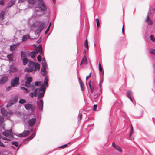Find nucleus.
<instances>
[{"instance_id":"obj_1","label":"nucleus","mask_w":155,"mask_h":155,"mask_svg":"<svg viewBox=\"0 0 155 155\" xmlns=\"http://www.w3.org/2000/svg\"><path fill=\"white\" fill-rule=\"evenodd\" d=\"M40 66L38 63L34 62L32 61H29L28 67L25 69V71L28 72H31L33 71L35 72L37 70H39Z\"/></svg>"},{"instance_id":"obj_2","label":"nucleus","mask_w":155,"mask_h":155,"mask_svg":"<svg viewBox=\"0 0 155 155\" xmlns=\"http://www.w3.org/2000/svg\"><path fill=\"white\" fill-rule=\"evenodd\" d=\"M38 26L36 31L38 33H39L45 27V23L43 22H39L38 25Z\"/></svg>"},{"instance_id":"obj_3","label":"nucleus","mask_w":155,"mask_h":155,"mask_svg":"<svg viewBox=\"0 0 155 155\" xmlns=\"http://www.w3.org/2000/svg\"><path fill=\"white\" fill-rule=\"evenodd\" d=\"M38 0L39 1L38 3V8L42 11H45L47 9V8L42 0Z\"/></svg>"},{"instance_id":"obj_4","label":"nucleus","mask_w":155,"mask_h":155,"mask_svg":"<svg viewBox=\"0 0 155 155\" xmlns=\"http://www.w3.org/2000/svg\"><path fill=\"white\" fill-rule=\"evenodd\" d=\"M19 78L16 77L11 81V85L12 87L17 86L19 84Z\"/></svg>"},{"instance_id":"obj_5","label":"nucleus","mask_w":155,"mask_h":155,"mask_svg":"<svg viewBox=\"0 0 155 155\" xmlns=\"http://www.w3.org/2000/svg\"><path fill=\"white\" fill-rule=\"evenodd\" d=\"M2 134L7 137L11 138L13 137L12 133L11 130H6L2 133Z\"/></svg>"},{"instance_id":"obj_6","label":"nucleus","mask_w":155,"mask_h":155,"mask_svg":"<svg viewBox=\"0 0 155 155\" xmlns=\"http://www.w3.org/2000/svg\"><path fill=\"white\" fill-rule=\"evenodd\" d=\"M24 107L25 108L28 110H33L34 108V106L32 104H26L24 105Z\"/></svg>"},{"instance_id":"obj_7","label":"nucleus","mask_w":155,"mask_h":155,"mask_svg":"<svg viewBox=\"0 0 155 155\" xmlns=\"http://www.w3.org/2000/svg\"><path fill=\"white\" fill-rule=\"evenodd\" d=\"M29 134V131L28 130H25L22 133L19 134V136L20 137H26Z\"/></svg>"},{"instance_id":"obj_8","label":"nucleus","mask_w":155,"mask_h":155,"mask_svg":"<svg viewBox=\"0 0 155 155\" xmlns=\"http://www.w3.org/2000/svg\"><path fill=\"white\" fill-rule=\"evenodd\" d=\"M8 78L7 76H4L0 80V84H3L8 80Z\"/></svg>"},{"instance_id":"obj_9","label":"nucleus","mask_w":155,"mask_h":155,"mask_svg":"<svg viewBox=\"0 0 155 155\" xmlns=\"http://www.w3.org/2000/svg\"><path fill=\"white\" fill-rule=\"evenodd\" d=\"M35 122L36 119L35 118H33L29 120L28 124L29 126H32L35 124Z\"/></svg>"},{"instance_id":"obj_10","label":"nucleus","mask_w":155,"mask_h":155,"mask_svg":"<svg viewBox=\"0 0 155 155\" xmlns=\"http://www.w3.org/2000/svg\"><path fill=\"white\" fill-rule=\"evenodd\" d=\"M16 0H11L8 3L7 7L10 8L14 5L15 3Z\"/></svg>"},{"instance_id":"obj_11","label":"nucleus","mask_w":155,"mask_h":155,"mask_svg":"<svg viewBox=\"0 0 155 155\" xmlns=\"http://www.w3.org/2000/svg\"><path fill=\"white\" fill-rule=\"evenodd\" d=\"M18 71L17 68L14 66L12 65L11 66L10 69V72H14Z\"/></svg>"},{"instance_id":"obj_12","label":"nucleus","mask_w":155,"mask_h":155,"mask_svg":"<svg viewBox=\"0 0 155 155\" xmlns=\"http://www.w3.org/2000/svg\"><path fill=\"white\" fill-rule=\"evenodd\" d=\"M38 107L40 108H41V110H42L43 107V101L42 99H41L40 101L38 102Z\"/></svg>"},{"instance_id":"obj_13","label":"nucleus","mask_w":155,"mask_h":155,"mask_svg":"<svg viewBox=\"0 0 155 155\" xmlns=\"http://www.w3.org/2000/svg\"><path fill=\"white\" fill-rule=\"evenodd\" d=\"M147 24L148 25H151L153 24V22L150 19L149 16H147L145 20Z\"/></svg>"},{"instance_id":"obj_14","label":"nucleus","mask_w":155,"mask_h":155,"mask_svg":"<svg viewBox=\"0 0 155 155\" xmlns=\"http://www.w3.org/2000/svg\"><path fill=\"white\" fill-rule=\"evenodd\" d=\"M18 45L17 44H13L10 46V50L12 51H13Z\"/></svg>"},{"instance_id":"obj_15","label":"nucleus","mask_w":155,"mask_h":155,"mask_svg":"<svg viewBox=\"0 0 155 155\" xmlns=\"http://www.w3.org/2000/svg\"><path fill=\"white\" fill-rule=\"evenodd\" d=\"M7 58L9 59V61H14V58L13 54H12L7 56Z\"/></svg>"},{"instance_id":"obj_16","label":"nucleus","mask_w":155,"mask_h":155,"mask_svg":"<svg viewBox=\"0 0 155 155\" xmlns=\"http://www.w3.org/2000/svg\"><path fill=\"white\" fill-rule=\"evenodd\" d=\"M41 73L42 75L44 76H45L47 74L46 69L45 68H41Z\"/></svg>"},{"instance_id":"obj_17","label":"nucleus","mask_w":155,"mask_h":155,"mask_svg":"<svg viewBox=\"0 0 155 155\" xmlns=\"http://www.w3.org/2000/svg\"><path fill=\"white\" fill-rule=\"evenodd\" d=\"M1 112L2 114L5 116L7 115L8 112L4 108H2L1 109Z\"/></svg>"},{"instance_id":"obj_18","label":"nucleus","mask_w":155,"mask_h":155,"mask_svg":"<svg viewBox=\"0 0 155 155\" xmlns=\"http://www.w3.org/2000/svg\"><path fill=\"white\" fill-rule=\"evenodd\" d=\"M35 134L34 133H33L30 136L26 138L25 140H27V142H28L29 140H31L35 136Z\"/></svg>"},{"instance_id":"obj_19","label":"nucleus","mask_w":155,"mask_h":155,"mask_svg":"<svg viewBox=\"0 0 155 155\" xmlns=\"http://www.w3.org/2000/svg\"><path fill=\"white\" fill-rule=\"evenodd\" d=\"M37 50L36 51V53H37L38 52H39L40 54H41L42 52V48L41 45H39L38 48H37Z\"/></svg>"},{"instance_id":"obj_20","label":"nucleus","mask_w":155,"mask_h":155,"mask_svg":"<svg viewBox=\"0 0 155 155\" xmlns=\"http://www.w3.org/2000/svg\"><path fill=\"white\" fill-rule=\"evenodd\" d=\"M30 36L29 34H26L23 36L22 38V41H25L27 39L29 38Z\"/></svg>"},{"instance_id":"obj_21","label":"nucleus","mask_w":155,"mask_h":155,"mask_svg":"<svg viewBox=\"0 0 155 155\" xmlns=\"http://www.w3.org/2000/svg\"><path fill=\"white\" fill-rule=\"evenodd\" d=\"M132 94V92L131 91H127V96L128 98H129L131 100V101H132V100L130 96Z\"/></svg>"},{"instance_id":"obj_22","label":"nucleus","mask_w":155,"mask_h":155,"mask_svg":"<svg viewBox=\"0 0 155 155\" xmlns=\"http://www.w3.org/2000/svg\"><path fill=\"white\" fill-rule=\"evenodd\" d=\"M5 12L2 11L1 12L0 14V20H2L4 18Z\"/></svg>"},{"instance_id":"obj_23","label":"nucleus","mask_w":155,"mask_h":155,"mask_svg":"<svg viewBox=\"0 0 155 155\" xmlns=\"http://www.w3.org/2000/svg\"><path fill=\"white\" fill-rule=\"evenodd\" d=\"M40 91V90L39 89H36L34 91V97L36 96L37 95Z\"/></svg>"},{"instance_id":"obj_24","label":"nucleus","mask_w":155,"mask_h":155,"mask_svg":"<svg viewBox=\"0 0 155 155\" xmlns=\"http://www.w3.org/2000/svg\"><path fill=\"white\" fill-rule=\"evenodd\" d=\"M28 59L26 58H24L23 59V62L24 65H25L28 63Z\"/></svg>"},{"instance_id":"obj_25","label":"nucleus","mask_w":155,"mask_h":155,"mask_svg":"<svg viewBox=\"0 0 155 155\" xmlns=\"http://www.w3.org/2000/svg\"><path fill=\"white\" fill-rule=\"evenodd\" d=\"M18 97L16 96L14 97L13 100L11 101V103H13V104L15 103L18 100Z\"/></svg>"},{"instance_id":"obj_26","label":"nucleus","mask_w":155,"mask_h":155,"mask_svg":"<svg viewBox=\"0 0 155 155\" xmlns=\"http://www.w3.org/2000/svg\"><path fill=\"white\" fill-rule=\"evenodd\" d=\"M45 92H42L39 93L38 97V99H39L43 97L44 96V94Z\"/></svg>"},{"instance_id":"obj_27","label":"nucleus","mask_w":155,"mask_h":155,"mask_svg":"<svg viewBox=\"0 0 155 155\" xmlns=\"http://www.w3.org/2000/svg\"><path fill=\"white\" fill-rule=\"evenodd\" d=\"M45 89L46 87L44 85H43L41 86V88L40 89V90L41 91H42L43 92H45Z\"/></svg>"},{"instance_id":"obj_28","label":"nucleus","mask_w":155,"mask_h":155,"mask_svg":"<svg viewBox=\"0 0 155 155\" xmlns=\"http://www.w3.org/2000/svg\"><path fill=\"white\" fill-rule=\"evenodd\" d=\"M82 62H83L84 63H87V60L86 56H84L83 58L82 59Z\"/></svg>"},{"instance_id":"obj_29","label":"nucleus","mask_w":155,"mask_h":155,"mask_svg":"<svg viewBox=\"0 0 155 155\" xmlns=\"http://www.w3.org/2000/svg\"><path fill=\"white\" fill-rule=\"evenodd\" d=\"M114 148L119 152H121L122 151V149L121 148L117 145L116 146H115V147Z\"/></svg>"},{"instance_id":"obj_30","label":"nucleus","mask_w":155,"mask_h":155,"mask_svg":"<svg viewBox=\"0 0 155 155\" xmlns=\"http://www.w3.org/2000/svg\"><path fill=\"white\" fill-rule=\"evenodd\" d=\"M36 52H32L30 54V56L32 58H34L36 54H37Z\"/></svg>"},{"instance_id":"obj_31","label":"nucleus","mask_w":155,"mask_h":155,"mask_svg":"<svg viewBox=\"0 0 155 155\" xmlns=\"http://www.w3.org/2000/svg\"><path fill=\"white\" fill-rule=\"evenodd\" d=\"M31 83L26 81L25 83V86L27 87H31Z\"/></svg>"},{"instance_id":"obj_32","label":"nucleus","mask_w":155,"mask_h":155,"mask_svg":"<svg viewBox=\"0 0 155 155\" xmlns=\"http://www.w3.org/2000/svg\"><path fill=\"white\" fill-rule=\"evenodd\" d=\"M84 46L86 48L87 50H88V41L86 39L85 40V43H84Z\"/></svg>"},{"instance_id":"obj_33","label":"nucleus","mask_w":155,"mask_h":155,"mask_svg":"<svg viewBox=\"0 0 155 155\" xmlns=\"http://www.w3.org/2000/svg\"><path fill=\"white\" fill-rule=\"evenodd\" d=\"M48 80L47 77H46L44 80V84L46 86L48 85Z\"/></svg>"},{"instance_id":"obj_34","label":"nucleus","mask_w":155,"mask_h":155,"mask_svg":"<svg viewBox=\"0 0 155 155\" xmlns=\"http://www.w3.org/2000/svg\"><path fill=\"white\" fill-rule=\"evenodd\" d=\"M150 54H155V49H151L150 50Z\"/></svg>"},{"instance_id":"obj_35","label":"nucleus","mask_w":155,"mask_h":155,"mask_svg":"<svg viewBox=\"0 0 155 155\" xmlns=\"http://www.w3.org/2000/svg\"><path fill=\"white\" fill-rule=\"evenodd\" d=\"M19 102L20 104H23L26 102V101L23 99H21L19 100Z\"/></svg>"},{"instance_id":"obj_36","label":"nucleus","mask_w":155,"mask_h":155,"mask_svg":"<svg viewBox=\"0 0 155 155\" xmlns=\"http://www.w3.org/2000/svg\"><path fill=\"white\" fill-rule=\"evenodd\" d=\"M46 65L45 63V61H44V62H43L42 63V68H45L46 69Z\"/></svg>"},{"instance_id":"obj_37","label":"nucleus","mask_w":155,"mask_h":155,"mask_svg":"<svg viewBox=\"0 0 155 155\" xmlns=\"http://www.w3.org/2000/svg\"><path fill=\"white\" fill-rule=\"evenodd\" d=\"M32 81V78L30 77H29L27 78V79L26 81H27L31 83Z\"/></svg>"},{"instance_id":"obj_38","label":"nucleus","mask_w":155,"mask_h":155,"mask_svg":"<svg viewBox=\"0 0 155 155\" xmlns=\"http://www.w3.org/2000/svg\"><path fill=\"white\" fill-rule=\"evenodd\" d=\"M12 144L15 145L16 147H18V143L17 142L13 141L12 142Z\"/></svg>"},{"instance_id":"obj_39","label":"nucleus","mask_w":155,"mask_h":155,"mask_svg":"<svg viewBox=\"0 0 155 155\" xmlns=\"http://www.w3.org/2000/svg\"><path fill=\"white\" fill-rule=\"evenodd\" d=\"M133 127L132 125H131V131H130V138H132L131 137V135L133 132Z\"/></svg>"},{"instance_id":"obj_40","label":"nucleus","mask_w":155,"mask_h":155,"mask_svg":"<svg viewBox=\"0 0 155 155\" xmlns=\"http://www.w3.org/2000/svg\"><path fill=\"white\" fill-rule=\"evenodd\" d=\"M150 40L153 42L155 41V38L153 35H151L150 36Z\"/></svg>"},{"instance_id":"obj_41","label":"nucleus","mask_w":155,"mask_h":155,"mask_svg":"<svg viewBox=\"0 0 155 155\" xmlns=\"http://www.w3.org/2000/svg\"><path fill=\"white\" fill-rule=\"evenodd\" d=\"M98 66H99V70L100 72H101L103 71V69H102V68L101 65V64L100 63H99Z\"/></svg>"},{"instance_id":"obj_42","label":"nucleus","mask_w":155,"mask_h":155,"mask_svg":"<svg viewBox=\"0 0 155 155\" xmlns=\"http://www.w3.org/2000/svg\"><path fill=\"white\" fill-rule=\"evenodd\" d=\"M97 22V28H98L100 26V21L98 19H97L96 20Z\"/></svg>"},{"instance_id":"obj_43","label":"nucleus","mask_w":155,"mask_h":155,"mask_svg":"<svg viewBox=\"0 0 155 155\" xmlns=\"http://www.w3.org/2000/svg\"><path fill=\"white\" fill-rule=\"evenodd\" d=\"M89 87H90V88L91 89V91L92 93L93 91H94V90H93L92 89V87L91 86V81H90L89 82Z\"/></svg>"},{"instance_id":"obj_44","label":"nucleus","mask_w":155,"mask_h":155,"mask_svg":"<svg viewBox=\"0 0 155 155\" xmlns=\"http://www.w3.org/2000/svg\"><path fill=\"white\" fill-rule=\"evenodd\" d=\"M68 146L67 144H66L63 146H60L59 147V148H64L67 147Z\"/></svg>"},{"instance_id":"obj_45","label":"nucleus","mask_w":155,"mask_h":155,"mask_svg":"<svg viewBox=\"0 0 155 155\" xmlns=\"http://www.w3.org/2000/svg\"><path fill=\"white\" fill-rule=\"evenodd\" d=\"M29 3L30 4H33L35 2V1L34 0H28Z\"/></svg>"},{"instance_id":"obj_46","label":"nucleus","mask_w":155,"mask_h":155,"mask_svg":"<svg viewBox=\"0 0 155 155\" xmlns=\"http://www.w3.org/2000/svg\"><path fill=\"white\" fill-rule=\"evenodd\" d=\"M51 24V23H50L49 26L48 27V28H47V30L45 31V34H46L48 32V31H49V28H50Z\"/></svg>"},{"instance_id":"obj_47","label":"nucleus","mask_w":155,"mask_h":155,"mask_svg":"<svg viewBox=\"0 0 155 155\" xmlns=\"http://www.w3.org/2000/svg\"><path fill=\"white\" fill-rule=\"evenodd\" d=\"M41 82L40 81L39 82H36L35 83V85L36 86H38L39 84H41Z\"/></svg>"},{"instance_id":"obj_48","label":"nucleus","mask_w":155,"mask_h":155,"mask_svg":"<svg viewBox=\"0 0 155 155\" xmlns=\"http://www.w3.org/2000/svg\"><path fill=\"white\" fill-rule=\"evenodd\" d=\"M37 59L38 61H40L41 60V56L40 55L38 56Z\"/></svg>"},{"instance_id":"obj_49","label":"nucleus","mask_w":155,"mask_h":155,"mask_svg":"<svg viewBox=\"0 0 155 155\" xmlns=\"http://www.w3.org/2000/svg\"><path fill=\"white\" fill-rule=\"evenodd\" d=\"M97 105L94 104V108H93V111L97 109Z\"/></svg>"},{"instance_id":"obj_50","label":"nucleus","mask_w":155,"mask_h":155,"mask_svg":"<svg viewBox=\"0 0 155 155\" xmlns=\"http://www.w3.org/2000/svg\"><path fill=\"white\" fill-rule=\"evenodd\" d=\"M29 95L32 98H33V96H34V92H31V93Z\"/></svg>"},{"instance_id":"obj_51","label":"nucleus","mask_w":155,"mask_h":155,"mask_svg":"<svg viewBox=\"0 0 155 155\" xmlns=\"http://www.w3.org/2000/svg\"><path fill=\"white\" fill-rule=\"evenodd\" d=\"M0 146L3 147H5V145L1 141H0Z\"/></svg>"},{"instance_id":"obj_52","label":"nucleus","mask_w":155,"mask_h":155,"mask_svg":"<svg viewBox=\"0 0 155 155\" xmlns=\"http://www.w3.org/2000/svg\"><path fill=\"white\" fill-rule=\"evenodd\" d=\"M0 5L2 6L4 5V2L3 0H1L0 1Z\"/></svg>"},{"instance_id":"obj_53","label":"nucleus","mask_w":155,"mask_h":155,"mask_svg":"<svg viewBox=\"0 0 155 155\" xmlns=\"http://www.w3.org/2000/svg\"><path fill=\"white\" fill-rule=\"evenodd\" d=\"M13 104V103H10V104H8L6 105V107H10L11 105H12Z\"/></svg>"},{"instance_id":"obj_54","label":"nucleus","mask_w":155,"mask_h":155,"mask_svg":"<svg viewBox=\"0 0 155 155\" xmlns=\"http://www.w3.org/2000/svg\"><path fill=\"white\" fill-rule=\"evenodd\" d=\"M79 83L80 85L83 84V82L80 79V78H79Z\"/></svg>"},{"instance_id":"obj_55","label":"nucleus","mask_w":155,"mask_h":155,"mask_svg":"<svg viewBox=\"0 0 155 155\" xmlns=\"http://www.w3.org/2000/svg\"><path fill=\"white\" fill-rule=\"evenodd\" d=\"M21 58L24 57H25V54L23 52H21Z\"/></svg>"},{"instance_id":"obj_56","label":"nucleus","mask_w":155,"mask_h":155,"mask_svg":"<svg viewBox=\"0 0 155 155\" xmlns=\"http://www.w3.org/2000/svg\"><path fill=\"white\" fill-rule=\"evenodd\" d=\"M12 89V87L11 86L8 87L6 89L7 91H8Z\"/></svg>"},{"instance_id":"obj_57","label":"nucleus","mask_w":155,"mask_h":155,"mask_svg":"<svg viewBox=\"0 0 155 155\" xmlns=\"http://www.w3.org/2000/svg\"><path fill=\"white\" fill-rule=\"evenodd\" d=\"M21 90H27V89L26 88H25L23 87H21Z\"/></svg>"},{"instance_id":"obj_58","label":"nucleus","mask_w":155,"mask_h":155,"mask_svg":"<svg viewBox=\"0 0 155 155\" xmlns=\"http://www.w3.org/2000/svg\"><path fill=\"white\" fill-rule=\"evenodd\" d=\"M91 73H90L88 76H87L86 77V80L88 79L91 76Z\"/></svg>"},{"instance_id":"obj_59","label":"nucleus","mask_w":155,"mask_h":155,"mask_svg":"<svg viewBox=\"0 0 155 155\" xmlns=\"http://www.w3.org/2000/svg\"><path fill=\"white\" fill-rule=\"evenodd\" d=\"M41 38H40L39 39V40L37 41V42L39 44L41 42Z\"/></svg>"},{"instance_id":"obj_60","label":"nucleus","mask_w":155,"mask_h":155,"mask_svg":"<svg viewBox=\"0 0 155 155\" xmlns=\"http://www.w3.org/2000/svg\"><path fill=\"white\" fill-rule=\"evenodd\" d=\"M2 138L3 139L5 140H10L8 139L5 138V137H2Z\"/></svg>"},{"instance_id":"obj_61","label":"nucleus","mask_w":155,"mask_h":155,"mask_svg":"<svg viewBox=\"0 0 155 155\" xmlns=\"http://www.w3.org/2000/svg\"><path fill=\"white\" fill-rule=\"evenodd\" d=\"M12 110H10L8 112L9 115H11L12 114Z\"/></svg>"},{"instance_id":"obj_62","label":"nucleus","mask_w":155,"mask_h":155,"mask_svg":"<svg viewBox=\"0 0 155 155\" xmlns=\"http://www.w3.org/2000/svg\"><path fill=\"white\" fill-rule=\"evenodd\" d=\"M143 112H144V111H143V109L141 110L140 111V113L141 114V117L142 116V115L143 113Z\"/></svg>"},{"instance_id":"obj_63","label":"nucleus","mask_w":155,"mask_h":155,"mask_svg":"<svg viewBox=\"0 0 155 155\" xmlns=\"http://www.w3.org/2000/svg\"><path fill=\"white\" fill-rule=\"evenodd\" d=\"M117 145H116L115 143L113 142L112 143V146L114 148L115 147V146H116Z\"/></svg>"},{"instance_id":"obj_64","label":"nucleus","mask_w":155,"mask_h":155,"mask_svg":"<svg viewBox=\"0 0 155 155\" xmlns=\"http://www.w3.org/2000/svg\"><path fill=\"white\" fill-rule=\"evenodd\" d=\"M81 90L82 91H84V86H83L82 87H81Z\"/></svg>"}]
</instances>
